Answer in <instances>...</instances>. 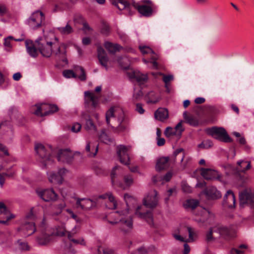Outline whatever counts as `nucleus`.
Segmentation results:
<instances>
[{"label": "nucleus", "mask_w": 254, "mask_h": 254, "mask_svg": "<svg viewBox=\"0 0 254 254\" xmlns=\"http://www.w3.org/2000/svg\"><path fill=\"white\" fill-rule=\"evenodd\" d=\"M66 204L65 202H62L61 203L56 204L54 206V209L55 211L53 212V216H58L62 212V210L65 207Z\"/></svg>", "instance_id": "obj_47"}, {"label": "nucleus", "mask_w": 254, "mask_h": 254, "mask_svg": "<svg viewBox=\"0 0 254 254\" xmlns=\"http://www.w3.org/2000/svg\"><path fill=\"white\" fill-rule=\"evenodd\" d=\"M208 133L214 138L224 142H230L231 138L223 127H213L208 129Z\"/></svg>", "instance_id": "obj_7"}, {"label": "nucleus", "mask_w": 254, "mask_h": 254, "mask_svg": "<svg viewBox=\"0 0 254 254\" xmlns=\"http://www.w3.org/2000/svg\"><path fill=\"white\" fill-rule=\"evenodd\" d=\"M148 251L144 247H141L133 251L131 254H147Z\"/></svg>", "instance_id": "obj_63"}, {"label": "nucleus", "mask_w": 254, "mask_h": 254, "mask_svg": "<svg viewBox=\"0 0 254 254\" xmlns=\"http://www.w3.org/2000/svg\"><path fill=\"white\" fill-rule=\"evenodd\" d=\"M57 158L59 161L69 163L73 159V154L69 149H62L59 150Z\"/></svg>", "instance_id": "obj_22"}, {"label": "nucleus", "mask_w": 254, "mask_h": 254, "mask_svg": "<svg viewBox=\"0 0 254 254\" xmlns=\"http://www.w3.org/2000/svg\"><path fill=\"white\" fill-rule=\"evenodd\" d=\"M111 3L120 10L126 9L128 14L132 13V10L137 9L142 16L150 17L157 11V6L150 0H142L139 3L132 2L129 4L124 0H110Z\"/></svg>", "instance_id": "obj_2"}, {"label": "nucleus", "mask_w": 254, "mask_h": 254, "mask_svg": "<svg viewBox=\"0 0 254 254\" xmlns=\"http://www.w3.org/2000/svg\"><path fill=\"white\" fill-rule=\"evenodd\" d=\"M13 167L7 169L6 172L3 173L6 177L10 178L13 177L15 174V171L12 170Z\"/></svg>", "instance_id": "obj_64"}, {"label": "nucleus", "mask_w": 254, "mask_h": 254, "mask_svg": "<svg viewBox=\"0 0 254 254\" xmlns=\"http://www.w3.org/2000/svg\"><path fill=\"white\" fill-rule=\"evenodd\" d=\"M147 102L148 103H156L159 100V98L156 96L153 91H150L146 95Z\"/></svg>", "instance_id": "obj_46"}, {"label": "nucleus", "mask_w": 254, "mask_h": 254, "mask_svg": "<svg viewBox=\"0 0 254 254\" xmlns=\"http://www.w3.org/2000/svg\"><path fill=\"white\" fill-rule=\"evenodd\" d=\"M253 194L247 190H245L239 194L240 205L250 204L253 201Z\"/></svg>", "instance_id": "obj_23"}, {"label": "nucleus", "mask_w": 254, "mask_h": 254, "mask_svg": "<svg viewBox=\"0 0 254 254\" xmlns=\"http://www.w3.org/2000/svg\"><path fill=\"white\" fill-rule=\"evenodd\" d=\"M212 145V142L209 139H207L203 141L201 143L199 144L198 145V147L199 148H209L211 147Z\"/></svg>", "instance_id": "obj_60"}, {"label": "nucleus", "mask_w": 254, "mask_h": 254, "mask_svg": "<svg viewBox=\"0 0 254 254\" xmlns=\"http://www.w3.org/2000/svg\"><path fill=\"white\" fill-rule=\"evenodd\" d=\"M45 20V16L41 11H36L32 13L27 20L29 27L33 29H36L42 25Z\"/></svg>", "instance_id": "obj_8"}, {"label": "nucleus", "mask_w": 254, "mask_h": 254, "mask_svg": "<svg viewBox=\"0 0 254 254\" xmlns=\"http://www.w3.org/2000/svg\"><path fill=\"white\" fill-rule=\"evenodd\" d=\"M17 248L21 251H27L29 249L27 243L24 241L18 240L15 243Z\"/></svg>", "instance_id": "obj_49"}, {"label": "nucleus", "mask_w": 254, "mask_h": 254, "mask_svg": "<svg viewBox=\"0 0 254 254\" xmlns=\"http://www.w3.org/2000/svg\"><path fill=\"white\" fill-rule=\"evenodd\" d=\"M36 231L35 223L32 221H23L22 224L17 229V231L22 237H27L33 234Z\"/></svg>", "instance_id": "obj_9"}, {"label": "nucleus", "mask_w": 254, "mask_h": 254, "mask_svg": "<svg viewBox=\"0 0 254 254\" xmlns=\"http://www.w3.org/2000/svg\"><path fill=\"white\" fill-rule=\"evenodd\" d=\"M36 46L41 54L45 57L49 58L54 52L56 55L60 54V48L57 43H53L45 37L38 38L35 41Z\"/></svg>", "instance_id": "obj_3"}, {"label": "nucleus", "mask_w": 254, "mask_h": 254, "mask_svg": "<svg viewBox=\"0 0 254 254\" xmlns=\"http://www.w3.org/2000/svg\"><path fill=\"white\" fill-rule=\"evenodd\" d=\"M66 212L70 215V217L75 220L77 223H80L81 221V219L78 218L77 216L70 209H66Z\"/></svg>", "instance_id": "obj_61"}, {"label": "nucleus", "mask_w": 254, "mask_h": 254, "mask_svg": "<svg viewBox=\"0 0 254 254\" xmlns=\"http://www.w3.org/2000/svg\"><path fill=\"white\" fill-rule=\"evenodd\" d=\"M76 206L78 208L82 210H88L94 208L96 205L95 201L87 198H75Z\"/></svg>", "instance_id": "obj_17"}, {"label": "nucleus", "mask_w": 254, "mask_h": 254, "mask_svg": "<svg viewBox=\"0 0 254 254\" xmlns=\"http://www.w3.org/2000/svg\"><path fill=\"white\" fill-rule=\"evenodd\" d=\"M143 96V93L140 89H134L132 96V100L136 101L139 100Z\"/></svg>", "instance_id": "obj_54"}, {"label": "nucleus", "mask_w": 254, "mask_h": 254, "mask_svg": "<svg viewBox=\"0 0 254 254\" xmlns=\"http://www.w3.org/2000/svg\"><path fill=\"white\" fill-rule=\"evenodd\" d=\"M104 47L111 54H115L118 51H120L123 48L118 44H114L109 41H106L104 43Z\"/></svg>", "instance_id": "obj_37"}, {"label": "nucleus", "mask_w": 254, "mask_h": 254, "mask_svg": "<svg viewBox=\"0 0 254 254\" xmlns=\"http://www.w3.org/2000/svg\"><path fill=\"white\" fill-rule=\"evenodd\" d=\"M40 231L44 230V231H51L50 228L48 227L46 218L44 217L39 225Z\"/></svg>", "instance_id": "obj_59"}, {"label": "nucleus", "mask_w": 254, "mask_h": 254, "mask_svg": "<svg viewBox=\"0 0 254 254\" xmlns=\"http://www.w3.org/2000/svg\"><path fill=\"white\" fill-rule=\"evenodd\" d=\"M164 134L165 136L168 137L170 138L173 136H176L177 137V134L176 132L175 131V129L174 128H172L171 127H167L165 131H164Z\"/></svg>", "instance_id": "obj_50"}, {"label": "nucleus", "mask_w": 254, "mask_h": 254, "mask_svg": "<svg viewBox=\"0 0 254 254\" xmlns=\"http://www.w3.org/2000/svg\"><path fill=\"white\" fill-rule=\"evenodd\" d=\"M26 48L27 53L33 58H36L38 55V52L32 41L26 40L25 41Z\"/></svg>", "instance_id": "obj_34"}, {"label": "nucleus", "mask_w": 254, "mask_h": 254, "mask_svg": "<svg viewBox=\"0 0 254 254\" xmlns=\"http://www.w3.org/2000/svg\"><path fill=\"white\" fill-rule=\"evenodd\" d=\"M99 198L101 199H108L111 203V206L109 207L110 208L116 209L117 207V202L111 192H108L105 194L100 195Z\"/></svg>", "instance_id": "obj_38"}, {"label": "nucleus", "mask_w": 254, "mask_h": 254, "mask_svg": "<svg viewBox=\"0 0 254 254\" xmlns=\"http://www.w3.org/2000/svg\"><path fill=\"white\" fill-rule=\"evenodd\" d=\"M81 118L85 121L84 127L87 131L91 132L96 131V127L89 115L83 113Z\"/></svg>", "instance_id": "obj_27"}, {"label": "nucleus", "mask_w": 254, "mask_h": 254, "mask_svg": "<svg viewBox=\"0 0 254 254\" xmlns=\"http://www.w3.org/2000/svg\"><path fill=\"white\" fill-rule=\"evenodd\" d=\"M63 75L66 78H76V75L75 71L72 70H64L63 72Z\"/></svg>", "instance_id": "obj_52"}, {"label": "nucleus", "mask_w": 254, "mask_h": 254, "mask_svg": "<svg viewBox=\"0 0 254 254\" xmlns=\"http://www.w3.org/2000/svg\"><path fill=\"white\" fill-rule=\"evenodd\" d=\"M112 118L115 120L118 119L119 125L118 127L114 128V131L120 132H123L126 129V127L122 125L125 119V114L123 109L119 106H114L110 108L106 114V122L108 125H110V120Z\"/></svg>", "instance_id": "obj_4"}, {"label": "nucleus", "mask_w": 254, "mask_h": 254, "mask_svg": "<svg viewBox=\"0 0 254 254\" xmlns=\"http://www.w3.org/2000/svg\"><path fill=\"white\" fill-rule=\"evenodd\" d=\"M229 231L227 227L217 225L211 227L206 234L207 241L210 242L220 237V236H229Z\"/></svg>", "instance_id": "obj_6"}, {"label": "nucleus", "mask_w": 254, "mask_h": 254, "mask_svg": "<svg viewBox=\"0 0 254 254\" xmlns=\"http://www.w3.org/2000/svg\"><path fill=\"white\" fill-rule=\"evenodd\" d=\"M36 216L34 214V209L32 208L31 209L30 212L26 214L25 218L23 219V221L33 222V221L36 219Z\"/></svg>", "instance_id": "obj_55"}, {"label": "nucleus", "mask_w": 254, "mask_h": 254, "mask_svg": "<svg viewBox=\"0 0 254 254\" xmlns=\"http://www.w3.org/2000/svg\"><path fill=\"white\" fill-rule=\"evenodd\" d=\"M200 172L202 176L206 180H221L220 174L215 170L201 168Z\"/></svg>", "instance_id": "obj_18"}, {"label": "nucleus", "mask_w": 254, "mask_h": 254, "mask_svg": "<svg viewBox=\"0 0 254 254\" xmlns=\"http://www.w3.org/2000/svg\"><path fill=\"white\" fill-rule=\"evenodd\" d=\"M183 117L187 123L192 126H197L198 125V121L196 117L188 115L186 112L183 114Z\"/></svg>", "instance_id": "obj_41"}, {"label": "nucleus", "mask_w": 254, "mask_h": 254, "mask_svg": "<svg viewBox=\"0 0 254 254\" xmlns=\"http://www.w3.org/2000/svg\"><path fill=\"white\" fill-rule=\"evenodd\" d=\"M133 182L134 180L132 175L127 174L124 176L123 182H122L119 181L116 186L123 190H126L132 185Z\"/></svg>", "instance_id": "obj_28"}, {"label": "nucleus", "mask_w": 254, "mask_h": 254, "mask_svg": "<svg viewBox=\"0 0 254 254\" xmlns=\"http://www.w3.org/2000/svg\"><path fill=\"white\" fill-rule=\"evenodd\" d=\"M130 149V146L120 145L117 147V154L121 163L125 165H129L130 158L128 152Z\"/></svg>", "instance_id": "obj_10"}, {"label": "nucleus", "mask_w": 254, "mask_h": 254, "mask_svg": "<svg viewBox=\"0 0 254 254\" xmlns=\"http://www.w3.org/2000/svg\"><path fill=\"white\" fill-rule=\"evenodd\" d=\"M85 99L86 103H91V105L96 108L98 104L99 101V97L95 95L93 92L89 91L84 92Z\"/></svg>", "instance_id": "obj_24"}, {"label": "nucleus", "mask_w": 254, "mask_h": 254, "mask_svg": "<svg viewBox=\"0 0 254 254\" xmlns=\"http://www.w3.org/2000/svg\"><path fill=\"white\" fill-rule=\"evenodd\" d=\"M101 32L102 34L108 36L110 32V28L108 24L103 22L101 28Z\"/></svg>", "instance_id": "obj_57"}, {"label": "nucleus", "mask_w": 254, "mask_h": 254, "mask_svg": "<svg viewBox=\"0 0 254 254\" xmlns=\"http://www.w3.org/2000/svg\"><path fill=\"white\" fill-rule=\"evenodd\" d=\"M74 70L76 75V78H78L81 81H85L86 79V75L85 70L80 66H75L74 67Z\"/></svg>", "instance_id": "obj_40"}, {"label": "nucleus", "mask_w": 254, "mask_h": 254, "mask_svg": "<svg viewBox=\"0 0 254 254\" xmlns=\"http://www.w3.org/2000/svg\"><path fill=\"white\" fill-rule=\"evenodd\" d=\"M183 121H180L175 127V131L177 134V137H180L182 132L184 130V128L182 126Z\"/></svg>", "instance_id": "obj_58"}, {"label": "nucleus", "mask_w": 254, "mask_h": 254, "mask_svg": "<svg viewBox=\"0 0 254 254\" xmlns=\"http://www.w3.org/2000/svg\"><path fill=\"white\" fill-rule=\"evenodd\" d=\"M69 240L75 245H79L82 246H85L86 245V241L83 237H79L77 239L73 238L69 239Z\"/></svg>", "instance_id": "obj_51"}, {"label": "nucleus", "mask_w": 254, "mask_h": 254, "mask_svg": "<svg viewBox=\"0 0 254 254\" xmlns=\"http://www.w3.org/2000/svg\"><path fill=\"white\" fill-rule=\"evenodd\" d=\"M122 168L121 166L117 165L114 167L111 172V179L112 185L116 186L119 182L117 179L118 176L122 172Z\"/></svg>", "instance_id": "obj_33"}, {"label": "nucleus", "mask_w": 254, "mask_h": 254, "mask_svg": "<svg viewBox=\"0 0 254 254\" xmlns=\"http://www.w3.org/2000/svg\"><path fill=\"white\" fill-rule=\"evenodd\" d=\"M36 106L37 107V110L34 113L36 115L41 117L53 114L58 110V107L55 105H36Z\"/></svg>", "instance_id": "obj_11"}, {"label": "nucleus", "mask_w": 254, "mask_h": 254, "mask_svg": "<svg viewBox=\"0 0 254 254\" xmlns=\"http://www.w3.org/2000/svg\"><path fill=\"white\" fill-rule=\"evenodd\" d=\"M35 149L40 157V161L44 167L52 164L53 159L52 157H50V155L52 153V149L51 146L37 143L35 144Z\"/></svg>", "instance_id": "obj_5"}, {"label": "nucleus", "mask_w": 254, "mask_h": 254, "mask_svg": "<svg viewBox=\"0 0 254 254\" xmlns=\"http://www.w3.org/2000/svg\"><path fill=\"white\" fill-rule=\"evenodd\" d=\"M99 139L101 142L107 144L111 145L114 143V139L109 136L104 131L101 132Z\"/></svg>", "instance_id": "obj_42"}, {"label": "nucleus", "mask_w": 254, "mask_h": 254, "mask_svg": "<svg viewBox=\"0 0 254 254\" xmlns=\"http://www.w3.org/2000/svg\"><path fill=\"white\" fill-rule=\"evenodd\" d=\"M59 216V217L58 218H55V219L59 221L62 223V226L61 227L60 226L58 227H59V230H61L63 225L65 226L64 223L68 220V217L64 213L62 214V213Z\"/></svg>", "instance_id": "obj_53"}, {"label": "nucleus", "mask_w": 254, "mask_h": 254, "mask_svg": "<svg viewBox=\"0 0 254 254\" xmlns=\"http://www.w3.org/2000/svg\"><path fill=\"white\" fill-rule=\"evenodd\" d=\"M59 227H56V234L57 236H64L67 235L68 240L73 238L79 231V227L77 226H75L70 231H67L64 225H63L61 230H59Z\"/></svg>", "instance_id": "obj_21"}, {"label": "nucleus", "mask_w": 254, "mask_h": 254, "mask_svg": "<svg viewBox=\"0 0 254 254\" xmlns=\"http://www.w3.org/2000/svg\"><path fill=\"white\" fill-rule=\"evenodd\" d=\"M98 57L100 63L106 70H108L107 63L108 58L105 50L101 47H98L97 49Z\"/></svg>", "instance_id": "obj_30"}, {"label": "nucleus", "mask_w": 254, "mask_h": 254, "mask_svg": "<svg viewBox=\"0 0 254 254\" xmlns=\"http://www.w3.org/2000/svg\"><path fill=\"white\" fill-rule=\"evenodd\" d=\"M81 128V125L80 124L78 123H74L73 124L71 127V130L75 133L79 132Z\"/></svg>", "instance_id": "obj_62"}, {"label": "nucleus", "mask_w": 254, "mask_h": 254, "mask_svg": "<svg viewBox=\"0 0 254 254\" xmlns=\"http://www.w3.org/2000/svg\"><path fill=\"white\" fill-rule=\"evenodd\" d=\"M37 192L39 196L46 202L55 201L58 198V195L53 189H45Z\"/></svg>", "instance_id": "obj_15"}, {"label": "nucleus", "mask_w": 254, "mask_h": 254, "mask_svg": "<svg viewBox=\"0 0 254 254\" xmlns=\"http://www.w3.org/2000/svg\"><path fill=\"white\" fill-rule=\"evenodd\" d=\"M237 164L238 166L236 171L233 170L234 167L232 165H228V167L233 171V173L244 172L251 168V163L250 162L241 160L238 161Z\"/></svg>", "instance_id": "obj_29"}, {"label": "nucleus", "mask_w": 254, "mask_h": 254, "mask_svg": "<svg viewBox=\"0 0 254 254\" xmlns=\"http://www.w3.org/2000/svg\"><path fill=\"white\" fill-rule=\"evenodd\" d=\"M129 77L135 79L139 83H143L148 79L147 74H142L138 71H133L130 73Z\"/></svg>", "instance_id": "obj_39"}, {"label": "nucleus", "mask_w": 254, "mask_h": 254, "mask_svg": "<svg viewBox=\"0 0 254 254\" xmlns=\"http://www.w3.org/2000/svg\"><path fill=\"white\" fill-rule=\"evenodd\" d=\"M152 74L156 76L158 75H160L163 76V80L165 82V83H169L171 81L173 80L174 79V76L172 75H165L161 72H152Z\"/></svg>", "instance_id": "obj_48"}, {"label": "nucleus", "mask_w": 254, "mask_h": 254, "mask_svg": "<svg viewBox=\"0 0 254 254\" xmlns=\"http://www.w3.org/2000/svg\"><path fill=\"white\" fill-rule=\"evenodd\" d=\"M135 214L138 217L145 220L149 224H153L152 212L150 210H145L143 206H138L135 210Z\"/></svg>", "instance_id": "obj_13"}, {"label": "nucleus", "mask_w": 254, "mask_h": 254, "mask_svg": "<svg viewBox=\"0 0 254 254\" xmlns=\"http://www.w3.org/2000/svg\"><path fill=\"white\" fill-rule=\"evenodd\" d=\"M199 204V201L196 199H189L187 200L184 204V206L186 209L193 210Z\"/></svg>", "instance_id": "obj_43"}, {"label": "nucleus", "mask_w": 254, "mask_h": 254, "mask_svg": "<svg viewBox=\"0 0 254 254\" xmlns=\"http://www.w3.org/2000/svg\"><path fill=\"white\" fill-rule=\"evenodd\" d=\"M169 158L163 157L159 158L156 164V170L158 171L167 169L169 167Z\"/></svg>", "instance_id": "obj_35"}, {"label": "nucleus", "mask_w": 254, "mask_h": 254, "mask_svg": "<svg viewBox=\"0 0 254 254\" xmlns=\"http://www.w3.org/2000/svg\"><path fill=\"white\" fill-rule=\"evenodd\" d=\"M98 254H115V251L109 248L99 247L98 249Z\"/></svg>", "instance_id": "obj_56"}, {"label": "nucleus", "mask_w": 254, "mask_h": 254, "mask_svg": "<svg viewBox=\"0 0 254 254\" xmlns=\"http://www.w3.org/2000/svg\"><path fill=\"white\" fill-rule=\"evenodd\" d=\"M98 150V145H95L90 141H87L84 151L89 157H94L96 156Z\"/></svg>", "instance_id": "obj_26"}, {"label": "nucleus", "mask_w": 254, "mask_h": 254, "mask_svg": "<svg viewBox=\"0 0 254 254\" xmlns=\"http://www.w3.org/2000/svg\"><path fill=\"white\" fill-rule=\"evenodd\" d=\"M14 217L13 214L9 213L4 204L0 202V223L5 224L8 220Z\"/></svg>", "instance_id": "obj_20"}, {"label": "nucleus", "mask_w": 254, "mask_h": 254, "mask_svg": "<svg viewBox=\"0 0 254 254\" xmlns=\"http://www.w3.org/2000/svg\"><path fill=\"white\" fill-rule=\"evenodd\" d=\"M204 193L208 199H217L221 197L220 192L214 187L207 188L204 191Z\"/></svg>", "instance_id": "obj_25"}, {"label": "nucleus", "mask_w": 254, "mask_h": 254, "mask_svg": "<svg viewBox=\"0 0 254 254\" xmlns=\"http://www.w3.org/2000/svg\"><path fill=\"white\" fill-rule=\"evenodd\" d=\"M187 228L189 233V238L187 239V242H194L197 237L196 231L194 228L190 226L187 227Z\"/></svg>", "instance_id": "obj_44"}, {"label": "nucleus", "mask_w": 254, "mask_h": 254, "mask_svg": "<svg viewBox=\"0 0 254 254\" xmlns=\"http://www.w3.org/2000/svg\"><path fill=\"white\" fill-rule=\"evenodd\" d=\"M140 51L142 55L151 54V61L150 63L152 64V67L155 69L157 68L158 64L156 60L157 59V55H155L153 51L149 47L146 46H140L139 47ZM142 61L144 63L147 64L149 63V61L143 58Z\"/></svg>", "instance_id": "obj_14"}, {"label": "nucleus", "mask_w": 254, "mask_h": 254, "mask_svg": "<svg viewBox=\"0 0 254 254\" xmlns=\"http://www.w3.org/2000/svg\"><path fill=\"white\" fill-rule=\"evenodd\" d=\"M214 220V215L208 210L203 209L201 213V218H196L195 221L199 224H202L205 222L210 224Z\"/></svg>", "instance_id": "obj_19"}, {"label": "nucleus", "mask_w": 254, "mask_h": 254, "mask_svg": "<svg viewBox=\"0 0 254 254\" xmlns=\"http://www.w3.org/2000/svg\"><path fill=\"white\" fill-rule=\"evenodd\" d=\"M57 30L61 34L65 35L69 34L73 31L72 27L68 23L65 26L58 27Z\"/></svg>", "instance_id": "obj_45"}, {"label": "nucleus", "mask_w": 254, "mask_h": 254, "mask_svg": "<svg viewBox=\"0 0 254 254\" xmlns=\"http://www.w3.org/2000/svg\"><path fill=\"white\" fill-rule=\"evenodd\" d=\"M48 179L49 181L54 185H62L63 183L62 178L59 176L58 174L54 172H47Z\"/></svg>", "instance_id": "obj_36"}, {"label": "nucleus", "mask_w": 254, "mask_h": 254, "mask_svg": "<svg viewBox=\"0 0 254 254\" xmlns=\"http://www.w3.org/2000/svg\"><path fill=\"white\" fill-rule=\"evenodd\" d=\"M158 196L156 190H153L150 191L148 194L143 199V204L147 207L153 208L158 204Z\"/></svg>", "instance_id": "obj_16"}, {"label": "nucleus", "mask_w": 254, "mask_h": 254, "mask_svg": "<svg viewBox=\"0 0 254 254\" xmlns=\"http://www.w3.org/2000/svg\"><path fill=\"white\" fill-rule=\"evenodd\" d=\"M55 236H57L56 232L55 233L47 230L44 231L42 229L41 235L36 238V242L39 245L45 246L53 242Z\"/></svg>", "instance_id": "obj_12"}, {"label": "nucleus", "mask_w": 254, "mask_h": 254, "mask_svg": "<svg viewBox=\"0 0 254 254\" xmlns=\"http://www.w3.org/2000/svg\"><path fill=\"white\" fill-rule=\"evenodd\" d=\"M154 116L156 120L163 122L169 117L168 111L166 108H160L155 111Z\"/></svg>", "instance_id": "obj_32"}, {"label": "nucleus", "mask_w": 254, "mask_h": 254, "mask_svg": "<svg viewBox=\"0 0 254 254\" xmlns=\"http://www.w3.org/2000/svg\"><path fill=\"white\" fill-rule=\"evenodd\" d=\"M124 199L127 205L126 210L112 212L107 214L105 219L112 225L121 222V231L124 233H127L130 232L133 225L131 215L129 213V205L131 203L134 204L136 202V199L127 193L124 195Z\"/></svg>", "instance_id": "obj_1"}, {"label": "nucleus", "mask_w": 254, "mask_h": 254, "mask_svg": "<svg viewBox=\"0 0 254 254\" xmlns=\"http://www.w3.org/2000/svg\"><path fill=\"white\" fill-rule=\"evenodd\" d=\"M224 202L228 207L233 208L235 207L236 199L232 190H229L227 191L224 197Z\"/></svg>", "instance_id": "obj_31"}]
</instances>
